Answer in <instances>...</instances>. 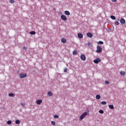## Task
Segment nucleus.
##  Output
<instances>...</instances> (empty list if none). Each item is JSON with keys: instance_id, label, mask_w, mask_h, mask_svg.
Masks as SVG:
<instances>
[{"instance_id": "nucleus-27", "label": "nucleus", "mask_w": 126, "mask_h": 126, "mask_svg": "<svg viewBox=\"0 0 126 126\" xmlns=\"http://www.w3.org/2000/svg\"><path fill=\"white\" fill-rule=\"evenodd\" d=\"M73 55H77V51L75 50L74 51H73Z\"/></svg>"}, {"instance_id": "nucleus-22", "label": "nucleus", "mask_w": 126, "mask_h": 126, "mask_svg": "<svg viewBox=\"0 0 126 126\" xmlns=\"http://www.w3.org/2000/svg\"><path fill=\"white\" fill-rule=\"evenodd\" d=\"M7 124L8 125H11V124H12V121H10V120H9V121H8L7 122Z\"/></svg>"}, {"instance_id": "nucleus-14", "label": "nucleus", "mask_w": 126, "mask_h": 126, "mask_svg": "<svg viewBox=\"0 0 126 126\" xmlns=\"http://www.w3.org/2000/svg\"><path fill=\"white\" fill-rule=\"evenodd\" d=\"M64 13L66 15L69 16L70 15V12L68 11H65Z\"/></svg>"}, {"instance_id": "nucleus-30", "label": "nucleus", "mask_w": 126, "mask_h": 126, "mask_svg": "<svg viewBox=\"0 0 126 126\" xmlns=\"http://www.w3.org/2000/svg\"><path fill=\"white\" fill-rule=\"evenodd\" d=\"M105 84L106 85H109V82L108 81H105Z\"/></svg>"}, {"instance_id": "nucleus-7", "label": "nucleus", "mask_w": 126, "mask_h": 126, "mask_svg": "<svg viewBox=\"0 0 126 126\" xmlns=\"http://www.w3.org/2000/svg\"><path fill=\"white\" fill-rule=\"evenodd\" d=\"M61 42L62 43H63V44H65L67 42V40H66V39L65 38H62V39H61Z\"/></svg>"}, {"instance_id": "nucleus-17", "label": "nucleus", "mask_w": 126, "mask_h": 126, "mask_svg": "<svg viewBox=\"0 0 126 126\" xmlns=\"http://www.w3.org/2000/svg\"><path fill=\"white\" fill-rule=\"evenodd\" d=\"M36 33V32L34 31H32L30 32V34L32 35H34Z\"/></svg>"}, {"instance_id": "nucleus-1", "label": "nucleus", "mask_w": 126, "mask_h": 126, "mask_svg": "<svg viewBox=\"0 0 126 126\" xmlns=\"http://www.w3.org/2000/svg\"><path fill=\"white\" fill-rule=\"evenodd\" d=\"M102 47L100 46H97L96 47V52L97 53H100L102 52Z\"/></svg>"}, {"instance_id": "nucleus-19", "label": "nucleus", "mask_w": 126, "mask_h": 126, "mask_svg": "<svg viewBox=\"0 0 126 126\" xmlns=\"http://www.w3.org/2000/svg\"><path fill=\"white\" fill-rule=\"evenodd\" d=\"M15 0H9V3H11V4L15 3Z\"/></svg>"}, {"instance_id": "nucleus-16", "label": "nucleus", "mask_w": 126, "mask_h": 126, "mask_svg": "<svg viewBox=\"0 0 126 126\" xmlns=\"http://www.w3.org/2000/svg\"><path fill=\"white\" fill-rule=\"evenodd\" d=\"M108 107L111 109H114V108L113 105H108Z\"/></svg>"}, {"instance_id": "nucleus-33", "label": "nucleus", "mask_w": 126, "mask_h": 126, "mask_svg": "<svg viewBox=\"0 0 126 126\" xmlns=\"http://www.w3.org/2000/svg\"><path fill=\"white\" fill-rule=\"evenodd\" d=\"M88 45L89 46H91V42H88Z\"/></svg>"}, {"instance_id": "nucleus-10", "label": "nucleus", "mask_w": 126, "mask_h": 126, "mask_svg": "<svg viewBox=\"0 0 126 126\" xmlns=\"http://www.w3.org/2000/svg\"><path fill=\"white\" fill-rule=\"evenodd\" d=\"M81 59L82 61H85L86 60L85 56L84 55H81Z\"/></svg>"}, {"instance_id": "nucleus-26", "label": "nucleus", "mask_w": 126, "mask_h": 126, "mask_svg": "<svg viewBox=\"0 0 126 126\" xmlns=\"http://www.w3.org/2000/svg\"><path fill=\"white\" fill-rule=\"evenodd\" d=\"M115 24H116V25H119L120 24L119 21H116Z\"/></svg>"}, {"instance_id": "nucleus-15", "label": "nucleus", "mask_w": 126, "mask_h": 126, "mask_svg": "<svg viewBox=\"0 0 126 126\" xmlns=\"http://www.w3.org/2000/svg\"><path fill=\"white\" fill-rule=\"evenodd\" d=\"M50 97L52 96L53 94L51 92H49L47 94Z\"/></svg>"}, {"instance_id": "nucleus-24", "label": "nucleus", "mask_w": 126, "mask_h": 126, "mask_svg": "<svg viewBox=\"0 0 126 126\" xmlns=\"http://www.w3.org/2000/svg\"><path fill=\"white\" fill-rule=\"evenodd\" d=\"M99 113L100 114H103L104 113V111L103 110H99Z\"/></svg>"}, {"instance_id": "nucleus-5", "label": "nucleus", "mask_w": 126, "mask_h": 126, "mask_svg": "<svg viewBox=\"0 0 126 126\" xmlns=\"http://www.w3.org/2000/svg\"><path fill=\"white\" fill-rule=\"evenodd\" d=\"M61 18L62 20L63 21H67V20L66 16H65V15H61Z\"/></svg>"}, {"instance_id": "nucleus-20", "label": "nucleus", "mask_w": 126, "mask_h": 126, "mask_svg": "<svg viewBox=\"0 0 126 126\" xmlns=\"http://www.w3.org/2000/svg\"><path fill=\"white\" fill-rule=\"evenodd\" d=\"M101 104L102 105H106V104H107V103H106L105 101H101Z\"/></svg>"}, {"instance_id": "nucleus-31", "label": "nucleus", "mask_w": 126, "mask_h": 126, "mask_svg": "<svg viewBox=\"0 0 126 126\" xmlns=\"http://www.w3.org/2000/svg\"><path fill=\"white\" fill-rule=\"evenodd\" d=\"M54 118L55 119H57L59 118L58 115H54Z\"/></svg>"}, {"instance_id": "nucleus-4", "label": "nucleus", "mask_w": 126, "mask_h": 126, "mask_svg": "<svg viewBox=\"0 0 126 126\" xmlns=\"http://www.w3.org/2000/svg\"><path fill=\"white\" fill-rule=\"evenodd\" d=\"M19 76L21 79H23L26 77L27 76V75L26 73H20Z\"/></svg>"}, {"instance_id": "nucleus-35", "label": "nucleus", "mask_w": 126, "mask_h": 126, "mask_svg": "<svg viewBox=\"0 0 126 126\" xmlns=\"http://www.w3.org/2000/svg\"><path fill=\"white\" fill-rule=\"evenodd\" d=\"M111 1L113 2H115L117 1V0H111Z\"/></svg>"}, {"instance_id": "nucleus-13", "label": "nucleus", "mask_w": 126, "mask_h": 126, "mask_svg": "<svg viewBox=\"0 0 126 126\" xmlns=\"http://www.w3.org/2000/svg\"><path fill=\"white\" fill-rule=\"evenodd\" d=\"M8 96L9 97H14L15 96V94H12V93H10V94H8Z\"/></svg>"}, {"instance_id": "nucleus-28", "label": "nucleus", "mask_w": 126, "mask_h": 126, "mask_svg": "<svg viewBox=\"0 0 126 126\" xmlns=\"http://www.w3.org/2000/svg\"><path fill=\"white\" fill-rule=\"evenodd\" d=\"M98 44L102 45V44H104V43H103V41H98Z\"/></svg>"}, {"instance_id": "nucleus-23", "label": "nucleus", "mask_w": 126, "mask_h": 126, "mask_svg": "<svg viewBox=\"0 0 126 126\" xmlns=\"http://www.w3.org/2000/svg\"><path fill=\"white\" fill-rule=\"evenodd\" d=\"M120 74H121V75H126L125 72H123V71H121Z\"/></svg>"}, {"instance_id": "nucleus-2", "label": "nucleus", "mask_w": 126, "mask_h": 126, "mask_svg": "<svg viewBox=\"0 0 126 126\" xmlns=\"http://www.w3.org/2000/svg\"><path fill=\"white\" fill-rule=\"evenodd\" d=\"M87 112H86L85 113H84L83 114H82V115L80 116V120H82L84 119V118L87 115Z\"/></svg>"}, {"instance_id": "nucleus-34", "label": "nucleus", "mask_w": 126, "mask_h": 126, "mask_svg": "<svg viewBox=\"0 0 126 126\" xmlns=\"http://www.w3.org/2000/svg\"><path fill=\"white\" fill-rule=\"evenodd\" d=\"M23 49H24V50H27L26 47H23Z\"/></svg>"}, {"instance_id": "nucleus-25", "label": "nucleus", "mask_w": 126, "mask_h": 126, "mask_svg": "<svg viewBox=\"0 0 126 126\" xmlns=\"http://www.w3.org/2000/svg\"><path fill=\"white\" fill-rule=\"evenodd\" d=\"M51 124L53 125V126H55L56 125V123L55 121H51Z\"/></svg>"}, {"instance_id": "nucleus-32", "label": "nucleus", "mask_w": 126, "mask_h": 126, "mask_svg": "<svg viewBox=\"0 0 126 126\" xmlns=\"http://www.w3.org/2000/svg\"><path fill=\"white\" fill-rule=\"evenodd\" d=\"M67 68H65L64 69V72H67Z\"/></svg>"}, {"instance_id": "nucleus-6", "label": "nucleus", "mask_w": 126, "mask_h": 126, "mask_svg": "<svg viewBox=\"0 0 126 126\" xmlns=\"http://www.w3.org/2000/svg\"><path fill=\"white\" fill-rule=\"evenodd\" d=\"M43 102V100L42 99H38L36 101V103L37 105H40V104Z\"/></svg>"}, {"instance_id": "nucleus-29", "label": "nucleus", "mask_w": 126, "mask_h": 126, "mask_svg": "<svg viewBox=\"0 0 126 126\" xmlns=\"http://www.w3.org/2000/svg\"><path fill=\"white\" fill-rule=\"evenodd\" d=\"M21 105L23 107H25V104L23 103H21Z\"/></svg>"}, {"instance_id": "nucleus-18", "label": "nucleus", "mask_w": 126, "mask_h": 126, "mask_svg": "<svg viewBox=\"0 0 126 126\" xmlns=\"http://www.w3.org/2000/svg\"><path fill=\"white\" fill-rule=\"evenodd\" d=\"M110 18L113 19V20H115L116 19V17L114 15H111L110 16Z\"/></svg>"}, {"instance_id": "nucleus-3", "label": "nucleus", "mask_w": 126, "mask_h": 126, "mask_svg": "<svg viewBox=\"0 0 126 126\" xmlns=\"http://www.w3.org/2000/svg\"><path fill=\"white\" fill-rule=\"evenodd\" d=\"M99 62H101V59L99 58H97L94 61V63L95 64H98Z\"/></svg>"}, {"instance_id": "nucleus-8", "label": "nucleus", "mask_w": 126, "mask_h": 126, "mask_svg": "<svg viewBox=\"0 0 126 126\" xmlns=\"http://www.w3.org/2000/svg\"><path fill=\"white\" fill-rule=\"evenodd\" d=\"M120 22L122 24L124 25L126 23V20L124 18H122L120 20Z\"/></svg>"}, {"instance_id": "nucleus-9", "label": "nucleus", "mask_w": 126, "mask_h": 126, "mask_svg": "<svg viewBox=\"0 0 126 126\" xmlns=\"http://www.w3.org/2000/svg\"><path fill=\"white\" fill-rule=\"evenodd\" d=\"M77 36H78V37L80 39H82L83 38V35L81 33H78Z\"/></svg>"}, {"instance_id": "nucleus-12", "label": "nucleus", "mask_w": 126, "mask_h": 126, "mask_svg": "<svg viewBox=\"0 0 126 126\" xmlns=\"http://www.w3.org/2000/svg\"><path fill=\"white\" fill-rule=\"evenodd\" d=\"M95 98L96 99L99 100L100 98H101V96L99 94H97L95 96Z\"/></svg>"}, {"instance_id": "nucleus-21", "label": "nucleus", "mask_w": 126, "mask_h": 126, "mask_svg": "<svg viewBox=\"0 0 126 126\" xmlns=\"http://www.w3.org/2000/svg\"><path fill=\"white\" fill-rule=\"evenodd\" d=\"M15 124H17V125L20 124V121H19V120H16L15 121Z\"/></svg>"}, {"instance_id": "nucleus-11", "label": "nucleus", "mask_w": 126, "mask_h": 126, "mask_svg": "<svg viewBox=\"0 0 126 126\" xmlns=\"http://www.w3.org/2000/svg\"><path fill=\"white\" fill-rule=\"evenodd\" d=\"M87 35L89 38H92V37L93 36L92 33H91V32H88L87 34Z\"/></svg>"}]
</instances>
